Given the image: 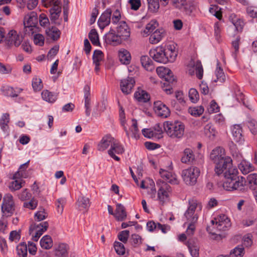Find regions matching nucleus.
I'll use <instances>...</instances> for the list:
<instances>
[{
    "instance_id": "49",
    "label": "nucleus",
    "mask_w": 257,
    "mask_h": 257,
    "mask_svg": "<svg viewBox=\"0 0 257 257\" xmlns=\"http://www.w3.org/2000/svg\"><path fill=\"white\" fill-rule=\"evenodd\" d=\"M187 246L192 257H199V248L197 245L192 244L189 241H188Z\"/></svg>"
},
{
    "instance_id": "43",
    "label": "nucleus",
    "mask_w": 257,
    "mask_h": 257,
    "mask_svg": "<svg viewBox=\"0 0 257 257\" xmlns=\"http://www.w3.org/2000/svg\"><path fill=\"white\" fill-rule=\"evenodd\" d=\"M204 134L206 137L212 139L216 135V131L211 123L207 124L204 128Z\"/></svg>"
},
{
    "instance_id": "13",
    "label": "nucleus",
    "mask_w": 257,
    "mask_h": 257,
    "mask_svg": "<svg viewBox=\"0 0 257 257\" xmlns=\"http://www.w3.org/2000/svg\"><path fill=\"white\" fill-rule=\"evenodd\" d=\"M154 109L156 114L162 118H167L170 114L169 108L160 101L154 102Z\"/></svg>"
},
{
    "instance_id": "7",
    "label": "nucleus",
    "mask_w": 257,
    "mask_h": 257,
    "mask_svg": "<svg viewBox=\"0 0 257 257\" xmlns=\"http://www.w3.org/2000/svg\"><path fill=\"white\" fill-rule=\"evenodd\" d=\"M200 170L196 167H191L182 171L181 175L183 181L187 185H194L197 182L200 175Z\"/></svg>"
},
{
    "instance_id": "37",
    "label": "nucleus",
    "mask_w": 257,
    "mask_h": 257,
    "mask_svg": "<svg viewBox=\"0 0 257 257\" xmlns=\"http://www.w3.org/2000/svg\"><path fill=\"white\" fill-rule=\"evenodd\" d=\"M229 19L237 31H242L244 23L241 19L236 18V16L233 14L230 16Z\"/></svg>"
},
{
    "instance_id": "21",
    "label": "nucleus",
    "mask_w": 257,
    "mask_h": 257,
    "mask_svg": "<svg viewBox=\"0 0 257 257\" xmlns=\"http://www.w3.org/2000/svg\"><path fill=\"white\" fill-rule=\"evenodd\" d=\"M69 246L65 243H59L55 245L54 253L57 257H64L68 255Z\"/></svg>"
},
{
    "instance_id": "53",
    "label": "nucleus",
    "mask_w": 257,
    "mask_h": 257,
    "mask_svg": "<svg viewBox=\"0 0 257 257\" xmlns=\"http://www.w3.org/2000/svg\"><path fill=\"white\" fill-rule=\"evenodd\" d=\"M17 196L20 200L24 201L30 199L31 197V194L27 189H25L18 193Z\"/></svg>"
},
{
    "instance_id": "27",
    "label": "nucleus",
    "mask_w": 257,
    "mask_h": 257,
    "mask_svg": "<svg viewBox=\"0 0 257 257\" xmlns=\"http://www.w3.org/2000/svg\"><path fill=\"white\" fill-rule=\"evenodd\" d=\"M114 216L118 221H123L126 218L127 214L125 207L121 204H117Z\"/></svg>"
},
{
    "instance_id": "35",
    "label": "nucleus",
    "mask_w": 257,
    "mask_h": 257,
    "mask_svg": "<svg viewBox=\"0 0 257 257\" xmlns=\"http://www.w3.org/2000/svg\"><path fill=\"white\" fill-rule=\"evenodd\" d=\"M46 33L49 38L55 41L59 38L61 32L56 27H52L51 28L47 29Z\"/></svg>"
},
{
    "instance_id": "56",
    "label": "nucleus",
    "mask_w": 257,
    "mask_h": 257,
    "mask_svg": "<svg viewBox=\"0 0 257 257\" xmlns=\"http://www.w3.org/2000/svg\"><path fill=\"white\" fill-rule=\"evenodd\" d=\"M47 216L48 213L44 209H41L35 213V219L38 221H40L46 218Z\"/></svg>"
},
{
    "instance_id": "23",
    "label": "nucleus",
    "mask_w": 257,
    "mask_h": 257,
    "mask_svg": "<svg viewBox=\"0 0 257 257\" xmlns=\"http://www.w3.org/2000/svg\"><path fill=\"white\" fill-rule=\"evenodd\" d=\"M150 35L149 42L152 44H156L165 36V31L163 29H157Z\"/></svg>"
},
{
    "instance_id": "62",
    "label": "nucleus",
    "mask_w": 257,
    "mask_h": 257,
    "mask_svg": "<svg viewBox=\"0 0 257 257\" xmlns=\"http://www.w3.org/2000/svg\"><path fill=\"white\" fill-rule=\"evenodd\" d=\"M14 210V204H2V210L5 214H12L13 213ZM8 215H9V214H8Z\"/></svg>"
},
{
    "instance_id": "63",
    "label": "nucleus",
    "mask_w": 257,
    "mask_h": 257,
    "mask_svg": "<svg viewBox=\"0 0 257 257\" xmlns=\"http://www.w3.org/2000/svg\"><path fill=\"white\" fill-rule=\"evenodd\" d=\"M42 2L43 5L46 8L51 6H52V7L59 6L60 4V0H42Z\"/></svg>"
},
{
    "instance_id": "3",
    "label": "nucleus",
    "mask_w": 257,
    "mask_h": 257,
    "mask_svg": "<svg viewBox=\"0 0 257 257\" xmlns=\"http://www.w3.org/2000/svg\"><path fill=\"white\" fill-rule=\"evenodd\" d=\"M167 134L172 138H181L184 133L185 126L179 121H166L163 124Z\"/></svg>"
},
{
    "instance_id": "29",
    "label": "nucleus",
    "mask_w": 257,
    "mask_h": 257,
    "mask_svg": "<svg viewBox=\"0 0 257 257\" xmlns=\"http://www.w3.org/2000/svg\"><path fill=\"white\" fill-rule=\"evenodd\" d=\"M119 61L123 64H128L131 60L130 53L126 49H120L118 53Z\"/></svg>"
},
{
    "instance_id": "14",
    "label": "nucleus",
    "mask_w": 257,
    "mask_h": 257,
    "mask_svg": "<svg viewBox=\"0 0 257 257\" xmlns=\"http://www.w3.org/2000/svg\"><path fill=\"white\" fill-rule=\"evenodd\" d=\"M115 140L116 139L110 134H107L104 136L97 145V150L100 152L104 151L108 149L109 147H111Z\"/></svg>"
},
{
    "instance_id": "17",
    "label": "nucleus",
    "mask_w": 257,
    "mask_h": 257,
    "mask_svg": "<svg viewBox=\"0 0 257 257\" xmlns=\"http://www.w3.org/2000/svg\"><path fill=\"white\" fill-rule=\"evenodd\" d=\"M112 13L110 9H107L101 14L98 21V25L101 29H103L110 24Z\"/></svg>"
},
{
    "instance_id": "42",
    "label": "nucleus",
    "mask_w": 257,
    "mask_h": 257,
    "mask_svg": "<svg viewBox=\"0 0 257 257\" xmlns=\"http://www.w3.org/2000/svg\"><path fill=\"white\" fill-rule=\"evenodd\" d=\"M10 121V115L9 113L3 114L0 119V126L4 132H7L9 128L8 123Z\"/></svg>"
},
{
    "instance_id": "64",
    "label": "nucleus",
    "mask_w": 257,
    "mask_h": 257,
    "mask_svg": "<svg viewBox=\"0 0 257 257\" xmlns=\"http://www.w3.org/2000/svg\"><path fill=\"white\" fill-rule=\"evenodd\" d=\"M247 126L253 135L257 133V122L255 120L251 119L248 121Z\"/></svg>"
},
{
    "instance_id": "50",
    "label": "nucleus",
    "mask_w": 257,
    "mask_h": 257,
    "mask_svg": "<svg viewBox=\"0 0 257 257\" xmlns=\"http://www.w3.org/2000/svg\"><path fill=\"white\" fill-rule=\"evenodd\" d=\"M149 10L152 12H157L160 8L159 0H147Z\"/></svg>"
},
{
    "instance_id": "24",
    "label": "nucleus",
    "mask_w": 257,
    "mask_h": 257,
    "mask_svg": "<svg viewBox=\"0 0 257 257\" xmlns=\"http://www.w3.org/2000/svg\"><path fill=\"white\" fill-rule=\"evenodd\" d=\"M49 226V224L47 221H45L39 224H34L32 225L30 227V233L32 234L35 230L39 236H41L42 234L47 230Z\"/></svg>"
},
{
    "instance_id": "31",
    "label": "nucleus",
    "mask_w": 257,
    "mask_h": 257,
    "mask_svg": "<svg viewBox=\"0 0 257 257\" xmlns=\"http://www.w3.org/2000/svg\"><path fill=\"white\" fill-rule=\"evenodd\" d=\"M194 158L195 157L192 150L190 148H186L183 151V155L181 161L183 163L188 164L193 162Z\"/></svg>"
},
{
    "instance_id": "44",
    "label": "nucleus",
    "mask_w": 257,
    "mask_h": 257,
    "mask_svg": "<svg viewBox=\"0 0 257 257\" xmlns=\"http://www.w3.org/2000/svg\"><path fill=\"white\" fill-rule=\"evenodd\" d=\"M50 14V19L52 21H55L58 20L61 12V8L60 6L52 7L49 10Z\"/></svg>"
},
{
    "instance_id": "39",
    "label": "nucleus",
    "mask_w": 257,
    "mask_h": 257,
    "mask_svg": "<svg viewBox=\"0 0 257 257\" xmlns=\"http://www.w3.org/2000/svg\"><path fill=\"white\" fill-rule=\"evenodd\" d=\"M245 253L244 248L242 245H238L231 249L229 257H242Z\"/></svg>"
},
{
    "instance_id": "33",
    "label": "nucleus",
    "mask_w": 257,
    "mask_h": 257,
    "mask_svg": "<svg viewBox=\"0 0 257 257\" xmlns=\"http://www.w3.org/2000/svg\"><path fill=\"white\" fill-rule=\"evenodd\" d=\"M29 162L30 161H28L20 166L19 170L14 175L13 179H18L19 178H26L28 177L26 170L28 167Z\"/></svg>"
},
{
    "instance_id": "26",
    "label": "nucleus",
    "mask_w": 257,
    "mask_h": 257,
    "mask_svg": "<svg viewBox=\"0 0 257 257\" xmlns=\"http://www.w3.org/2000/svg\"><path fill=\"white\" fill-rule=\"evenodd\" d=\"M106 40L108 43L110 44L116 45L119 44L121 43L123 39L118 34H115V32L114 31H110L107 34L106 36Z\"/></svg>"
},
{
    "instance_id": "1",
    "label": "nucleus",
    "mask_w": 257,
    "mask_h": 257,
    "mask_svg": "<svg viewBox=\"0 0 257 257\" xmlns=\"http://www.w3.org/2000/svg\"><path fill=\"white\" fill-rule=\"evenodd\" d=\"M210 159L216 164L214 169L218 175L224 172L225 180L223 187L227 191L241 190L245 183V178L238 176L237 169L232 166L230 158L225 157V150L221 147H217L212 150Z\"/></svg>"
},
{
    "instance_id": "25",
    "label": "nucleus",
    "mask_w": 257,
    "mask_h": 257,
    "mask_svg": "<svg viewBox=\"0 0 257 257\" xmlns=\"http://www.w3.org/2000/svg\"><path fill=\"white\" fill-rule=\"evenodd\" d=\"M124 129L128 138L131 136L135 139L139 138L140 134L138 127V123L136 119L132 120V124L130 128L131 133L127 130L125 126H124Z\"/></svg>"
},
{
    "instance_id": "8",
    "label": "nucleus",
    "mask_w": 257,
    "mask_h": 257,
    "mask_svg": "<svg viewBox=\"0 0 257 257\" xmlns=\"http://www.w3.org/2000/svg\"><path fill=\"white\" fill-rule=\"evenodd\" d=\"M157 186L159 188L158 191V199L163 204L169 200V196L172 193L171 186L161 180L157 181Z\"/></svg>"
},
{
    "instance_id": "40",
    "label": "nucleus",
    "mask_w": 257,
    "mask_h": 257,
    "mask_svg": "<svg viewBox=\"0 0 257 257\" xmlns=\"http://www.w3.org/2000/svg\"><path fill=\"white\" fill-rule=\"evenodd\" d=\"M41 246L45 249H50L53 246V241L49 235L44 236L40 240Z\"/></svg>"
},
{
    "instance_id": "60",
    "label": "nucleus",
    "mask_w": 257,
    "mask_h": 257,
    "mask_svg": "<svg viewBox=\"0 0 257 257\" xmlns=\"http://www.w3.org/2000/svg\"><path fill=\"white\" fill-rule=\"evenodd\" d=\"M66 202V199L64 198H60L57 200L56 205L57 206V211L59 213H62Z\"/></svg>"
},
{
    "instance_id": "18",
    "label": "nucleus",
    "mask_w": 257,
    "mask_h": 257,
    "mask_svg": "<svg viewBox=\"0 0 257 257\" xmlns=\"http://www.w3.org/2000/svg\"><path fill=\"white\" fill-rule=\"evenodd\" d=\"M159 173L163 179L167 181L170 184L173 185L179 184V181L177 179L176 175L172 172L161 169Z\"/></svg>"
},
{
    "instance_id": "59",
    "label": "nucleus",
    "mask_w": 257,
    "mask_h": 257,
    "mask_svg": "<svg viewBox=\"0 0 257 257\" xmlns=\"http://www.w3.org/2000/svg\"><path fill=\"white\" fill-rule=\"evenodd\" d=\"M130 235V231L128 230H125L120 231L118 234V238L120 241L124 243L127 242Z\"/></svg>"
},
{
    "instance_id": "54",
    "label": "nucleus",
    "mask_w": 257,
    "mask_h": 257,
    "mask_svg": "<svg viewBox=\"0 0 257 257\" xmlns=\"http://www.w3.org/2000/svg\"><path fill=\"white\" fill-rule=\"evenodd\" d=\"M114 247L116 252L119 255H123L125 253V249L123 244L118 241H115Z\"/></svg>"
},
{
    "instance_id": "12",
    "label": "nucleus",
    "mask_w": 257,
    "mask_h": 257,
    "mask_svg": "<svg viewBox=\"0 0 257 257\" xmlns=\"http://www.w3.org/2000/svg\"><path fill=\"white\" fill-rule=\"evenodd\" d=\"M233 156L237 161H240L238 164V167L243 174L246 175L254 170V167L250 163L245 160H241L242 156L240 154H236L235 156L233 155Z\"/></svg>"
},
{
    "instance_id": "19",
    "label": "nucleus",
    "mask_w": 257,
    "mask_h": 257,
    "mask_svg": "<svg viewBox=\"0 0 257 257\" xmlns=\"http://www.w3.org/2000/svg\"><path fill=\"white\" fill-rule=\"evenodd\" d=\"M38 19L36 12H32L26 15L24 18V25L25 28H31L36 26Z\"/></svg>"
},
{
    "instance_id": "4",
    "label": "nucleus",
    "mask_w": 257,
    "mask_h": 257,
    "mask_svg": "<svg viewBox=\"0 0 257 257\" xmlns=\"http://www.w3.org/2000/svg\"><path fill=\"white\" fill-rule=\"evenodd\" d=\"M170 4L174 9L188 16H191L197 7V3L193 0H170Z\"/></svg>"
},
{
    "instance_id": "30",
    "label": "nucleus",
    "mask_w": 257,
    "mask_h": 257,
    "mask_svg": "<svg viewBox=\"0 0 257 257\" xmlns=\"http://www.w3.org/2000/svg\"><path fill=\"white\" fill-rule=\"evenodd\" d=\"M232 135L234 141L241 143L243 141L242 129L239 125H234L231 129Z\"/></svg>"
},
{
    "instance_id": "51",
    "label": "nucleus",
    "mask_w": 257,
    "mask_h": 257,
    "mask_svg": "<svg viewBox=\"0 0 257 257\" xmlns=\"http://www.w3.org/2000/svg\"><path fill=\"white\" fill-rule=\"evenodd\" d=\"M189 97L190 100L193 103H196L199 99V95L195 88H191L189 91Z\"/></svg>"
},
{
    "instance_id": "2",
    "label": "nucleus",
    "mask_w": 257,
    "mask_h": 257,
    "mask_svg": "<svg viewBox=\"0 0 257 257\" xmlns=\"http://www.w3.org/2000/svg\"><path fill=\"white\" fill-rule=\"evenodd\" d=\"M212 228L207 227V231L213 235L214 239H220L225 237V233H218L227 230L231 226V223L229 218L225 214H221L211 221Z\"/></svg>"
},
{
    "instance_id": "61",
    "label": "nucleus",
    "mask_w": 257,
    "mask_h": 257,
    "mask_svg": "<svg viewBox=\"0 0 257 257\" xmlns=\"http://www.w3.org/2000/svg\"><path fill=\"white\" fill-rule=\"evenodd\" d=\"M32 86L35 91H40L43 88L41 79L39 78H33L32 81Z\"/></svg>"
},
{
    "instance_id": "10",
    "label": "nucleus",
    "mask_w": 257,
    "mask_h": 257,
    "mask_svg": "<svg viewBox=\"0 0 257 257\" xmlns=\"http://www.w3.org/2000/svg\"><path fill=\"white\" fill-rule=\"evenodd\" d=\"M150 56L157 62L166 64L168 62L167 57L164 53L163 47H158L150 51Z\"/></svg>"
},
{
    "instance_id": "5",
    "label": "nucleus",
    "mask_w": 257,
    "mask_h": 257,
    "mask_svg": "<svg viewBox=\"0 0 257 257\" xmlns=\"http://www.w3.org/2000/svg\"><path fill=\"white\" fill-rule=\"evenodd\" d=\"M156 71L160 77L165 79V82L163 83V86L164 90L168 94L171 93L173 82L176 80L171 70L164 67H159Z\"/></svg>"
},
{
    "instance_id": "47",
    "label": "nucleus",
    "mask_w": 257,
    "mask_h": 257,
    "mask_svg": "<svg viewBox=\"0 0 257 257\" xmlns=\"http://www.w3.org/2000/svg\"><path fill=\"white\" fill-rule=\"evenodd\" d=\"M215 75L217 78V80H214L215 82L219 81L222 83L225 81V75L224 73L223 69L219 66L218 62L217 63V66L215 71Z\"/></svg>"
},
{
    "instance_id": "38",
    "label": "nucleus",
    "mask_w": 257,
    "mask_h": 257,
    "mask_svg": "<svg viewBox=\"0 0 257 257\" xmlns=\"http://www.w3.org/2000/svg\"><path fill=\"white\" fill-rule=\"evenodd\" d=\"M135 97L139 102H147L148 101L150 97L149 94L145 90H139L135 93Z\"/></svg>"
},
{
    "instance_id": "34",
    "label": "nucleus",
    "mask_w": 257,
    "mask_h": 257,
    "mask_svg": "<svg viewBox=\"0 0 257 257\" xmlns=\"http://www.w3.org/2000/svg\"><path fill=\"white\" fill-rule=\"evenodd\" d=\"M141 62L143 67L147 71H152L155 67L152 60L147 56H142L141 57Z\"/></svg>"
},
{
    "instance_id": "55",
    "label": "nucleus",
    "mask_w": 257,
    "mask_h": 257,
    "mask_svg": "<svg viewBox=\"0 0 257 257\" xmlns=\"http://www.w3.org/2000/svg\"><path fill=\"white\" fill-rule=\"evenodd\" d=\"M103 57V54L100 50H96L93 52V63H100Z\"/></svg>"
},
{
    "instance_id": "15",
    "label": "nucleus",
    "mask_w": 257,
    "mask_h": 257,
    "mask_svg": "<svg viewBox=\"0 0 257 257\" xmlns=\"http://www.w3.org/2000/svg\"><path fill=\"white\" fill-rule=\"evenodd\" d=\"M177 45L171 44L164 47V53L168 59V62H173L176 59L178 55Z\"/></svg>"
},
{
    "instance_id": "58",
    "label": "nucleus",
    "mask_w": 257,
    "mask_h": 257,
    "mask_svg": "<svg viewBox=\"0 0 257 257\" xmlns=\"http://www.w3.org/2000/svg\"><path fill=\"white\" fill-rule=\"evenodd\" d=\"M38 205V201L34 197L29 202H25L23 204V207L29 209H35Z\"/></svg>"
},
{
    "instance_id": "20",
    "label": "nucleus",
    "mask_w": 257,
    "mask_h": 257,
    "mask_svg": "<svg viewBox=\"0 0 257 257\" xmlns=\"http://www.w3.org/2000/svg\"><path fill=\"white\" fill-rule=\"evenodd\" d=\"M117 33L123 40H126L130 36V30L126 22L122 21L118 23Z\"/></svg>"
},
{
    "instance_id": "52",
    "label": "nucleus",
    "mask_w": 257,
    "mask_h": 257,
    "mask_svg": "<svg viewBox=\"0 0 257 257\" xmlns=\"http://www.w3.org/2000/svg\"><path fill=\"white\" fill-rule=\"evenodd\" d=\"M17 253L19 257H27V246L26 244H21L17 247Z\"/></svg>"
},
{
    "instance_id": "57",
    "label": "nucleus",
    "mask_w": 257,
    "mask_h": 257,
    "mask_svg": "<svg viewBox=\"0 0 257 257\" xmlns=\"http://www.w3.org/2000/svg\"><path fill=\"white\" fill-rule=\"evenodd\" d=\"M196 75L199 79H202L203 74V69L200 61H197L195 65Z\"/></svg>"
},
{
    "instance_id": "28",
    "label": "nucleus",
    "mask_w": 257,
    "mask_h": 257,
    "mask_svg": "<svg viewBox=\"0 0 257 257\" xmlns=\"http://www.w3.org/2000/svg\"><path fill=\"white\" fill-rule=\"evenodd\" d=\"M85 108L86 115L88 116L90 114V88L88 86L85 85L84 87Z\"/></svg>"
},
{
    "instance_id": "32",
    "label": "nucleus",
    "mask_w": 257,
    "mask_h": 257,
    "mask_svg": "<svg viewBox=\"0 0 257 257\" xmlns=\"http://www.w3.org/2000/svg\"><path fill=\"white\" fill-rule=\"evenodd\" d=\"M43 99L49 103H54L57 99V94L48 90H44L41 93Z\"/></svg>"
},
{
    "instance_id": "6",
    "label": "nucleus",
    "mask_w": 257,
    "mask_h": 257,
    "mask_svg": "<svg viewBox=\"0 0 257 257\" xmlns=\"http://www.w3.org/2000/svg\"><path fill=\"white\" fill-rule=\"evenodd\" d=\"M202 204L196 200H190L189 206L184 213V216L190 223H196L198 219V210L201 211Z\"/></svg>"
},
{
    "instance_id": "16",
    "label": "nucleus",
    "mask_w": 257,
    "mask_h": 257,
    "mask_svg": "<svg viewBox=\"0 0 257 257\" xmlns=\"http://www.w3.org/2000/svg\"><path fill=\"white\" fill-rule=\"evenodd\" d=\"M135 84V79L132 77H128L127 78L121 80L120 86L122 92L125 94L131 93Z\"/></svg>"
},
{
    "instance_id": "9",
    "label": "nucleus",
    "mask_w": 257,
    "mask_h": 257,
    "mask_svg": "<svg viewBox=\"0 0 257 257\" xmlns=\"http://www.w3.org/2000/svg\"><path fill=\"white\" fill-rule=\"evenodd\" d=\"M24 37L20 32L12 30L9 31L6 39V43L9 47H18L23 41Z\"/></svg>"
},
{
    "instance_id": "45",
    "label": "nucleus",
    "mask_w": 257,
    "mask_h": 257,
    "mask_svg": "<svg viewBox=\"0 0 257 257\" xmlns=\"http://www.w3.org/2000/svg\"><path fill=\"white\" fill-rule=\"evenodd\" d=\"M88 37L93 45L98 46L100 44L98 35L95 29H92L90 31Z\"/></svg>"
},
{
    "instance_id": "36",
    "label": "nucleus",
    "mask_w": 257,
    "mask_h": 257,
    "mask_svg": "<svg viewBox=\"0 0 257 257\" xmlns=\"http://www.w3.org/2000/svg\"><path fill=\"white\" fill-rule=\"evenodd\" d=\"M77 203L79 209L81 210H87L90 206L89 198L83 195H81L79 197Z\"/></svg>"
},
{
    "instance_id": "11",
    "label": "nucleus",
    "mask_w": 257,
    "mask_h": 257,
    "mask_svg": "<svg viewBox=\"0 0 257 257\" xmlns=\"http://www.w3.org/2000/svg\"><path fill=\"white\" fill-rule=\"evenodd\" d=\"M124 151L123 147L120 144L119 141L115 140L113 144L110 147L109 149L107 151V153L110 157L117 161L120 160V158L116 156V154H121Z\"/></svg>"
},
{
    "instance_id": "22",
    "label": "nucleus",
    "mask_w": 257,
    "mask_h": 257,
    "mask_svg": "<svg viewBox=\"0 0 257 257\" xmlns=\"http://www.w3.org/2000/svg\"><path fill=\"white\" fill-rule=\"evenodd\" d=\"M22 89L20 88L14 89L13 87L9 86H3L1 88V91L5 95L11 97H17L19 94L22 92Z\"/></svg>"
},
{
    "instance_id": "46",
    "label": "nucleus",
    "mask_w": 257,
    "mask_h": 257,
    "mask_svg": "<svg viewBox=\"0 0 257 257\" xmlns=\"http://www.w3.org/2000/svg\"><path fill=\"white\" fill-rule=\"evenodd\" d=\"M158 26V24L156 21H151L146 25L145 29L143 32L144 34L149 35L151 33H153L154 32V31H155Z\"/></svg>"
},
{
    "instance_id": "48",
    "label": "nucleus",
    "mask_w": 257,
    "mask_h": 257,
    "mask_svg": "<svg viewBox=\"0 0 257 257\" xmlns=\"http://www.w3.org/2000/svg\"><path fill=\"white\" fill-rule=\"evenodd\" d=\"M204 108L202 106H197L195 107H190L188 109V112L192 115L199 116L204 112Z\"/></svg>"
},
{
    "instance_id": "41",
    "label": "nucleus",
    "mask_w": 257,
    "mask_h": 257,
    "mask_svg": "<svg viewBox=\"0 0 257 257\" xmlns=\"http://www.w3.org/2000/svg\"><path fill=\"white\" fill-rule=\"evenodd\" d=\"M21 178L14 179L15 180L11 183L9 188L11 191L18 190L24 186L25 182Z\"/></svg>"
}]
</instances>
